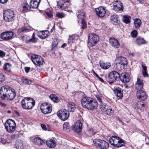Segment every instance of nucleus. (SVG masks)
I'll use <instances>...</instances> for the list:
<instances>
[{
    "label": "nucleus",
    "instance_id": "nucleus-27",
    "mask_svg": "<svg viewBox=\"0 0 149 149\" xmlns=\"http://www.w3.org/2000/svg\"><path fill=\"white\" fill-rule=\"evenodd\" d=\"M49 33L47 31H39L37 33V36L42 39H45L48 36Z\"/></svg>",
    "mask_w": 149,
    "mask_h": 149
},
{
    "label": "nucleus",
    "instance_id": "nucleus-52",
    "mask_svg": "<svg viewBox=\"0 0 149 149\" xmlns=\"http://www.w3.org/2000/svg\"><path fill=\"white\" fill-rule=\"evenodd\" d=\"M56 16L57 17L59 18H63L65 16V15L63 13H58L56 14Z\"/></svg>",
    "mask_w": 149,
    "mask_h": 149
},
{
    "label": "nucleus",
    "instance_id": "nucleus-60",
    "mask_svg": "<svg viewBox=\"0 0 149 149\" xmlns=\"http://www.w3.org/2000/svg\"><path fill=\"white\" fill-rule=\"evenodd\" d=\"M118 120L119 121L120 123L122 125H124V123L121 120H120V119H118Z\"/></svg>",
    "mask_w": 149,
    "mask_h": 149
},
{
    "label": "nucleus",
    "instance_id": "nucleus-30",
    "mask_svg": "<svg viewBox=\"0 0 149 149\" xmlns=\"http://www.w3.org/2000/svg\"><path fill=\"white\" fill-rule=\"evenodd\" d=\"M143 81L140 79L139 78H138L137 81L135 86V88L139 90H140L143 88Z\"/></svg>",
    "mask_w": 149,
    "mask_h": 149
},
{
    "label": "nucleus",
    "instance_id": "nucleus-32",
    "mask_svg": "<svg viewBox=\"0 0 149 149\" xmlns=\"http://www.w3.org/2000/svg\"><path fill=\"white\" fill-rule=\"evenodd\" d=\"M137 107L141 111H144L147 108V105L146 104L140 101L138 102L137 103Z\"/></svg>",
    "mask_w": 149,
    "mask_h": 149
},
{
    "label": "nucleus",
    "instance_id": "nucleus-7",
    "mask_svg": "<svg viewBox=\"0 0 149 149\" xmlns=\"http://www.w3.org/2000/svg\"><path fill=\"white\" fill-rule=\"evenodd\" d=\"M58 5L62 10H63L68 12H72V10L68 9L69 8L70 5V0H60L58 3Z\"/></svg>",
    "mask_w": 149,
    "mask_h": 149
},
{
    "label": "nucleus",
    "instance_id": "nucleus-6",
    "mask_svg": "<svg viewBox=\"0 0 149 149\" xmlns=\"http://www.w3.org/2000/svg\"><path fill=\"white\" fill-rule=\"evenodd\" d=\"M85 16V13L83 10H80L79 11L77 15L78 22L79 23H81L82 25L81 28L83 29L87 27L86 24L84 20V17Z\"/></svg>",
    "mask_w": 149,
    "mask_h": 149
},
{
    "label": "nucleus",
    "instance_id": "nucleus-41",
    "mask_svg": "<svg viewBox=\"0 0 149 149\" xmlns=\"http://www.w3.org/2000/svg\"><path fill=\"white\" fill-rule=\"evenodd\" d=\"M141 24V20L139 19H136L134 21V24L136 28H139Z\"/></svg>",
    "mask_w": 149,
    "mask_h": 149
},
{
    "label": "nucleus",
    "instance_id": "nucleus-35",
    "mask_svg": "<svg viewBox=\"0 0 149 149\" xmlns=\"http://www.w3.org/2000/svg\"><path fill=\"white\" fill-rule=\"evenodd\" d=\"M33 143L36 145L38 146H41L45 143V142L40 138L36 137L34 138L33 141Z\"/></svg>",
    "mask_w": 149,
    "mask_h": 149
},
{
    "label": "nucleus",
    "instance_id": "nucleus-43",
    "mask_svg": "<svg viewBox=\"0 0 149 149\" xmlns=\"http://www.w3.org/2000/svg\"><path fill=\"white\" fill-rule=\"evenodd\" d=\"M69 127V124L68 122L65 123L63 124V129L65 131L69 132L70 131Z\"/></svg>",
    "mask_w": 149,
    "mask_h": 149
},
{
    "label": "nucleus",
    "instance_id": "nucleus-54",
    "mask_svg": "<svg viewBox=\"0 0 149 149\" xmlns=\"http://www.w3.org/2000/svg\"><path fill=\"white\" fill-rule=\"evenodd\" d=\"M30 67H25V70L26 72V73H28L29 72V71L30 70Z\"/></svg>",
    "mask_w": 149,
    "mask_h": 149
},
{
    "label": "nucleus",
    "instance_id": "nucleus-33",
    "mask_svg": "<svg viewBox=\"0 0 149 149\" xmlns=\"http://www.w3.org/2000/svg\"><path fill=\"white\" fill-rule=\"evenodd\" d=\"M68 109L69 111H74L76 109L75 104L73 102H69L67 104Z\"/></svg>",
    "mask_w": 149,
    "mask_h": 149
},
{
    "label": "nucleus",
    "instance_id": "nucleus-20",
    "mask_svg": "<svg viewBox=\"0 0 149 149\" xmlns=\"http://www.w3.org/2000/svg\"><path fill=\"white\" fill-rule=\"evenodd\" d=\"M109 42L110 45L115 48H118L120 46L118 41L115 38H110L109 40Z\"/></svg>",
    "mask_w": 149,
    "mask_h": 149
},
{
    "label": "nucleus",
    "instance_id": "nucleus-29",
    "mask_svg": "<svg viewBox=\"0 0 149 149\" xmlns=\"http://www.w3.org/2000/svg\"><path fill=\"white\" fill-rule=\"evenodd\" d=\"M41 0H31L30 4L31 7L33 8H38Z\"/></svg>",
    "mask_w": 149,
    "mask_h": 149
},
{
    "label": "nucleus",
    "instance_id": "nucleus-28",
    "mask_svg": "<svg viewBox=\"0 0 149 149\" xmlns=\"http://www.w3.org/2000/svg\"><path fill=\"white\" fill-rule=\"evenodd\" d=\"M31 8L27 3H23L21 6L20 11L23 13L26 12L30 10Z\"/></svg>",
    "mask_w": 149,
    "mask_h": 149
},
{
    "label": "nucleus",
    "instance_id": "nucleus-59",
    "mask_svg": "<svg viewBox=\"0 0 149 149\" xmlns=\"http://www.w3.org/2000/svg\"><path fill=\"white\" fill-rule=\"evenodd\" d=\"M0 104L1 106L3 107H5L6 106V104L4 103H2L1 102H0Z\"/></svg>",
    "mask_w": 149,
    "mask_h": 149
},
{
    "label": "nucleus",
    "instance_id": "nucleus-21",
    "mask_svg": "<svg viewBox=\"0 0 149 149\" xmlns=\"http://www.w3.org/2000/svg\"><path fill=\"white\" fill-rule=\"evenodd\" d=\"M136 96L138 98L142 100H145L147 97L146 92L141 90L137 91Z\"/></svg>",
    "mask_w": 149,
    "mask_h": 149
},
{
    "label": "nucleus",
    "instance_id": "nucleus-26",
    "mask_svg": "<svg viewBox=\"0 0 149 149\" xmlns=\"http://www.w3.org/2000/svg\"><path fill=\"white\" fill-rule=\"evenodd\" d=\"M114 92L118 99H121L123 97V90L119 88H116Z\"/></svg>",
    "mask_w": 149,
    "mask_h": 149
},
{
    "label": "nucleus",
    "instance_id": "nucleus-62",
    "mask_svg": "<svg viewBox=\"0 0 149 149\" xmlns=\"http://www.w3.org/2000/svg\"><path fill=\"white\" fill-rule=\"evenodd\" d=\"M66 43L63 44L61 46V47L62 48H64L66 46Z\"/></svg>",
    "mask_w": 149,
    "mask_h": 149
},
{
    "label": "nucleus",
    "instance_id": "nucleus-51",
    "mask_svg": "<svg viewBox=\"0 0 149 149\" xmlns=\"http://www.w3.org/2000/svg\"><path fill=\"white\" fill-rule=\"evenodd\" d=\"M5 80V78L3 74L0 73V84Z\"/></svg>",
    "mask_w": 149,
    "mask_h": 149
},
{
    "label": "nucleus",
    "instance_id": "nucleus-25",
    "mask_svg": "<svg viewBox=\"0 0 149 149\" xmlns=\"http://www.w3.org/2000/svg\"><path fill=\"white\" fill-rule=\"evenodd\" d=\"M91 101L87 109L90 110H93L97 107L98 103L96 100L93 98Z\"/></svg>",
    "mask_w": 149,
    "mask_h": 149
},
{
    "label": "nucleus",
    "instance_id": "nucleus-56",
    "mask_svg": "<svg viewBox=\"0 0 149 149\" xmlns=\"http://www.w3.org/2000/svg\"><path fill=\"white\" fill-rule=\"evenodd\" d=\"M8 0H0V3H2L4 4L6 3Z\"/></svg>",
    "mask_w": 149,
    "mask_h": 149
},
{
    "label": "nucleus",
    "instance_id": "nucleus-55",
    "mask_svg": "<svg viewBox=\"0 0 149 149\" xmlns=\"http://www.w3.org/2000/svg\"><path fill=\"white\" fill-rule=\"evenodd\" d=\"M41 127L42 129L44 130H47V128L46 127V126L44 124H42L41 125Z\"/></svg>",
    "mask_w": 149,
    "mask_h": 149
},
{
    "label": "nucleus",
    "instance_id": "nucleus-24",
    "mask_svg": "<svg viewBox=\"0 0 149 149\" xmlns=\"http://www.w3.org/2000/svg\"><path fill=\"white\" fill-rule=\"evenodd\" d=\"M82 124L80 120L77 121L74 124L73 129L74 131L79 132L81 131Z\"/></svg>",
    "mask_w": 149,
    "mask_h": 149
},
{
    "label": "nucleus",
    "instance_id": "nucleus-3",
    "mask_svg": "<svg viewBox=\"0 0 149 149\" xmlns=\"http://www.w3.org/2000/svg\"><path fill=\"white\" fill-rule=\"evenodd\" d=\"M111 144L115 146L119 147L124 146L125 144L122 139L116 136H112L109 139Z\"/></svg>",
    "mask_w": 149,
    "mask_h": 149
},
{
    "label": "nucleus",
    "instance_id": "nucleus-22",
    "mask_svg": "<svg viewBox=\"0 0 149 149\" xmlns=\"http://www.w3.org/2000/svg\"><path fill=\"white\" fill-rule=\"evenodd\" d=\"M120 79L124 83H127L130 80L129 75L126 72L122 73L120 75Z\"/></svg>",
    "mask_w": 149,
    "mask_h": 149
},
{
    "label": "nucleus",
    "instance_id": "nucleus-64",
    "mask_svg": "<svg viewBox=\"0 0 149 149\" xmlns=\"http://www.w3.org/2000/svg\"><path fill=\"white\" fill-rule=\"evenodd\" d=\"M98 78L100 81H102V82H104V81L102 78H101L100 77H99Z\"/></svg>",
    "mask_w": 149,
    "mask_h": 149
},
{
    "label": "nucleus",
    "instance_id": "nucleus-16",
    "mask_svg": "<svg viewBox=\"0 0 149 149\" xmlns=\"http://www.w3.org/2000/svg\"><path fill=\"white\" fill-rule=\"evenodd\" d=\"M92 99V98L90 97H84L81 101V104L82 107L85 108L87 109Z\"/></svg>",
    "mask_w": 149,
    "mask_h": 149
},
{
    "label": "nucleus",
    "instance_id": "nucleus-13",
    "mask_svg": "<svg viewBox=\"0 0 149 149\" xmlns=\"http://www.w3.org/2000/svg\"><path fill=\"white\" fill-rule=\"evenodd\" d=\"M40 109L42 112L45 114L51 113L52 109V107L48 105L47 103H42L41 105Z\"/></svg>",
    "mask_w": 149,
    "mask_h": 149
},
{
    "label": "nucleus",
    "instance_id": "nucleus-14",
    "mask_svg": "<svg viewBox=\"0 0 149 149\" xmlns=\"http://www.w3.org/2000/svg\"><path fill=\"white\" fill-rule=\"evenodd\" d=\"M113 9L116 12L123 10L124 7L123 4L120 1H116L113 3Z\"/></svg>",
    "mask_w": 149,
    "mask_h": 149
},
{
    "label": "nucleus",
    "instance_id": "nucleus-18",
    "mask_svg": "<svg viewBox=\"0 0 149 149\" xmlns=\"http://www.w3.org/2000/svg\"><path fill=\"white\" fill-rule=\"evenodd\" d=\"M96 14L100 17H104L106 14V10L105 8L102 6H100L95 8Z\"/></svg>",
    "mask_w": 149,
    "mask_h": 149
},
{
    "label": "nucleus",
    "instance_id": "nucleus-9",
    "mask_svg": "<svg viewBox=\"0 0 149 149\" xmlns=\"http://www.w3.org/2000/svg\"><path fill=\"white\" fill-rule=\"evenodd\" d=\"M4 19L6 22H12L14 20V14L13 11L10 10H6L3 14Z\"/></svg>",
    "mask_w": 149,
    "mask_h": 149
},
{
    "label": "nucleus",
    "instance_id": "nucleus-46",
    "mask_svg": "<svg viewBox=\"0 0 149 149\" xmlns=\"http://www.w3.org/2000/svg\"><path fill=\"white\" fill-rule=\"evenodd\" d=\"M11 65L8 63H7L4 65L3 66V69L8 72L10 71Z\"/></svg>",
    "mask_w": 149,
    "mask_h": 149
},
{
    "label": "nucleus",
    "instance_id": "nucleus-17",
    "mask_svg": "<svg viewBox=\"0 0 149 149\" xmlns=\"http://www.w3.org/2000/svg\"><path fill=\"white\" fill-rule=\"evenodd\" d=\"M13 36V33L12 32L8 31L4 32L1 35V38L3 40H8L12 39Z\"/></svg>",
    "mask_w": 149,
    "mask_h": 149
},
{
    "label": "nucleus",
    "instance_id": "nucleus-39",
    "mask_svg": "<svg viewBox=\"0 0 149 149\" xmlns=\"http://www.w3.org/2000/svg\"><path fill=\"white\" fill-rule=\"evenodd\" d=\"M21 80L22 83L25 84L30 85L32 84V81L24 77L21 78Z\"/></svg>",
    "mask_w": 149,
    "mask_h": 149
},
{
    "label": "nucleus",
    "instance_id": "nucleus-36",
    "mask_svg": "<svg viewBox=\"0 0 149 149\" xmlns=\"http://www.w3.org/2000/svg\"><path fill=\"white\" fill-rule=\"evenodd\" d=\"M126 66L116 62L114 66L115 69L120 71L123 70Z\"/></svg>",
    "mask_w": 149,
    "mask_h": 149
},
{
    "label": "nucleus",
    "instance_id": "nucleus-58",
    "mask_svg": "<svg viewBox=\"0 0 149 149\" xmlns=\"http://www.w3.org/2000/svg\"><path fill=\"white\" fill-rule=\"evenodd\" d=\"M27 30V29L25 27H22L21 29V31L22 32L26 31Z\"/></svg>",
    "mask_w": 149,
    "mask_h": 149
},
{
    "label": "nucleus",
    "instance_id": "nucleus-10",
    "mask_svg": "<svg viewBox=\"0 0 149 149\" xmlns=\"http://www.w3.org/2000/svg\"><path fill=\"white\" fill-rule=\"evenodd\" d=\"M98 36L95 33L90 34L88 36V44L91 46H94L99 40Z\"/></svg>",
    "mask_w": 149,
    "mask_h": 149
},
{
    "label": "nucleus",
    "instance_id": "nucleus-47",
    "mask_svg": "<svg viewBox=\"0 0 149 149\" xmlns=\"http://www.w3.org/2000/svg\"><path fill=\"white\" fill-rule=\"evenodd\" d=\"M97 99L100 104H102V95H98L96 96Z\"/></svg>",
    "mask_w": 149,
    "mask_h": 149
},
{
    "label": "nucleus",
    "instance_id": "nucleus-19",
    "mask_svg": "<svg viewBox=\"0 0 149 149\" xmlns=\"http://www.w3.org/2000/svg\"><path fill=\"white\" fill-rule=\"evenodd\" d=\"M57 141L54 138L52 139H49L46 142V143L47 146L51 148H55L56 145Z\"/></svg>",
    "mask_w": 149,
    "mask_h": 149
},
{
    "label": "nucleus",
    "instance_id": "nucleus-11",
    "mask_svg": "<svg viewBox=\"0 0 149 149\" xmlns=\"http://www.w3.org/2000/svg\"><path fill=\"white\" fill-rule=\"evenodd\" d=\"M58 116L61 120L64 121L67 120L69 116V112L68 110L62 109L57 113Z\"/></svg>",
    "mask_w": 149,
    "mask_h": 149
},
{
    "label": "nucleus",
    "instance_id": "nucleus-50",
    "mask_svg": "<svg viewBox=\"0 0 149 149\" xmlns=\"http://www.w3.org/2000/svg\"><path fill=\"white\" fill-rule=\"evenodd\" d=\"M0 142L3 144H5L6 143H8L9 142H8L7 140L5 139L1 138H0Z\"/></svg>",
    "mask_w": 149,
    "mask_h": 149
},
{
    "label": "nucleus",
    "instance_id": "nucleus-34",
    "mask_svg": "<svg viewBox=\"0 0 149 149\" xmlns=\"http://www.w3.org/2000/svg\"><path fill=\"white\" fill-rule=\"evenodd\" d=\"M99 64L100 67L104 69H107L111 66V64L109 63H105L103 62L100 61Z\"/></svg>",
    "mask_w": 149,
    "mask_h": 149
},
{
    "label": "nucleus",
    "instance_id": "nucleus-48",
    "mask_svg": "<svg viewBox=\"0 0 149 149\" xmlns=\"http://www.w3.org/2000/svg\"><path fill=\"white\" fill-rule=\"evenodd\" d=\"M74 38L75 36L74 35H72L70 36L68 40V44H70V43L72 42L73 40L74 39Z\"/></svg>",
    "mask_w": 149,
    "mask_h": 149
},
{
    "label": "nucleus",
    "instance_id": "nucleus-40",
    "mask_svg": "<svg viewBox=\"0 0 149 149\" xmlns=\"http://www.w3.org/2000/svg\"><path fill=\"white\" fill-rule=\"evenodd\" d=\"M111 22L113 24L116 25L118 23V19L117 16L116 15H113L111 17Z\"/></svg>",
    "mask_w": 149,
    "mask_h": 149
},
{
    "label": "nucleus",
    "instance_id": "nucleus-23",
    "mask_svg": "<svg viewBox=\"0 0 149 149\" xmlns=\"http://www.w3.org/2000/svg\"><path fill=\"white\" fill-rule=\"evenodd\" d=\"M29 37L26 36H24L21 37V39L26 43L31 42H34L36 41V40L35 37V34L34 33L33 34L32 38L30 39H29Z\"/></svg>",
    "mask_w": 149,
    "mask_h": 149
},
{
    "label": "nucleus",
    "instance_id": "nucleus-57",
    "mask_svg": "<svg viewBox=\"0 0 149 149\" xmlns=\"http://www.w3.org/2000/svg\"><path fill=\"white\" fill-rule=\"evenodd\" d=\"M46 14L47 15V16L49 17H51L52 16V14L51 12H46Z\"/></svg>",
    "mask_w": 149,
    "mask_h": 149
},
{
    "label": "nucleus",
    "instance_id": "nucleus-12",
    "mask_svg": "<svg viewBox=\"0 0 149 149\" xmlns=\"http://www.w3.org/2000/svg\"><path fill=\"white\" fill-rule=\"evenodd\" d=\"M31 59L33 63L38 66L42 64L44 62L43 58L39 55L33 54L31 56Z\"/></svg>",
    "mask_w": 149,
    "mask_h": 149
},
{
    "label": "nucleus",
    "instance_id": "nucleus-61",
    "mask_svg": "<svg viewBox=\"0 0 149 149\" xmlns=\"http://www.w3.org/2000/svg\"><path fill=\"white\" fill-rule=\"evenodd\" d=\"M137 1H139L140 3L142 4L143 3V1L142 0H137Z\"/></svg>",
    "mask_w": 149,
    "mask_h": 149
},
{
    "label": "nucleus",
    "instance_id": "nucleus-44",
    "mask_svg": "<svg viewBox=\"0 0 149 149\" xmlns=\"http://www.w3.org/2000/svg\"><path fill=\"white\" fill-rule=\"evenodd\" d=\"M49 97L54 102H59V99L54 94H51L49 96Z\"/></svg>",
    "mask_w": 149,
    "mask_h": 149
},
{
    "label": "nucleus",
    "instance_id": "nucleus-15",
    "mask_svg": "<svg viewBox=\"0 0 149 149\" xmlns=\"http://www.w3.org/2000/svg\"><path fill=\"white\" fill-rule=\"evenodd\" d=\"M100 108L101 111L104 113L109 115L113 113V111L111 107L107 105L101 104Z\"/></svg>",
    "mask_w": 149,
    "mask_h": 149
},
{
    "label": "nucleus",
    "instance_id": "nucleus-2",
    "mask_svg": "<svg viewBox=\"0 0 149 149\" xmlns=\"http://www.w3.org/2000/svg\"><path fill=\"white\" fill-rule=\"evenodd\" d=\"M35 104V101L32 98L25 97L22 100L21 105L24 109H32Z\"/></svg>",
    "mask_w": 149,
    "mask_h": 149
},
{
    "label": "nucleus",
    "instance_id": "nucleus-31",
    "mask_svg": "<svg viewBox=\"0 0 149 149\" xmlns=\"http://www.w3.org/2000/svg\"><path fill=\"white\" fill-rule=\"evenodd\" d=\"M116 63H118L121 64H123L126 65L127 64V62L126 59L123 57H120L117 58L116 60Z\"/></svg>",
    "mask_w": 149,
    "mask_h": 149
},
{
    "label": "nucleus",
    "instance_id": "nucleus-45",
    "mask_svg": "<svg viewBox=\"0 0 149 149\" xmlns=\"http://www.w3.org/2000/svg\"><path fill=\"white\" fill-rule=\"evenodd\" d=\"M143 70L142 71L143 74V76L145 77H147L148 76V74L147 72V69L146 66H144L143 65H142Z\"/></svg>",
    "mask_w": 149,
    "mask_h": 149
},
{
    "label": "nucleus",
    "instance_id": "nucleus-8",
    "mask_svg": "<svg viewBox=\"0 0 149 149\" xmlns=\"http://www.w3.org/2000/svg\"><path fill=\"white\" fill-rule=\"evenodd\" d=\"M93 142L95 146L101 149H107L109 147V143L104 140L95 139Z\"/></svg>",
    "mask_w": 149,
    "mask_h": 149
},
{
    "label": "nucleus",
    "instance_id": "nucleus-49",
    "mask_svg": "<svg viewBox=\"0 0 149 149\" xmlns=\"http://www.w3.org/2000/svg\"><path fill=\"white\" fill-rule=\"evenodd\" d=\"M137 31L136 30H134L131 32V35L133 37L135 38L137 36Z\"/></svg>",
    "mask_w": 149,
    "mask_h": 149
},
{
    "label": "nucleus",
    "instance_id": "nucleus-42",
    "mask_svg": "<svg viewBox=\"0 0 149 149\" xmlns=\"http://www.w3.org/2000/svg\"><path fill=\"white\" fill-rule=\"evenodd\" d=\"M130 17L127 15H125L123 16V21L125 23L129 24L130 22Z\"/></svg>",
    "mask_w": 149,
    "mask_h": 149
},
{
    "label": "nucleus",
    "instance_id": "nucleus-37",
    "mask_svg": "<svg viewBox=\"0 0 149 149\" xmlns=\"http://www.w3.org/2000/svg\"><path fill=\"white\" fill-rule=\"evenodd\" d=\"M136 43L139 45H141L146 43V40L143 38L139 37L136 38Z\"/></svg>",
    "mask_w": 149,
    "mask_h": 149
},
{
    "label": "nucleus",
    "instance_id": "nucleus-4",
    "mask_svg": "<svg viewBox=\"0 0 149 149\" xmlns=\"http://www.w3.org/2000/svg\"><path fill=\"white\" fill-rule=\"evenodd\" d=\"M4 125L6 130L9 133L13 132L16 127L15 121L10 119L7 120L5 123Z\"/></svg>",
    "mask_w": 149,
    "mask_h": 149
},
{
    "label": "nucleus",
    "instance_id": "nucleus-5",
    "mask_svg": "<svg viewBox=\"0 0 149 149\" xmlns=\"http://www.w3.org/2000/svg\"><path fill=\"white\" fill-rule=\"evenodd\" d=\"M120 77V74L116 71H113L109 73L106 77V79L108 82L111 83L116 80H119Z\"/></svg>",
    "mask_w": 149,
    "mask_h": 149
},
{
    "label": "nucleus",
    "instance_id": "nucleus-53",
    "mask_svg": "<svg viewBox=\"0 0 149 149\" xmlns=\"http://www.w3.org/2000/svg\"><path fill=\"white\" fill-rule=\"evenodd\" d=\"M6 54L4 52L0 50V56L3 57L5 56Z\"/></svg>",
    "mask_w": 149,
    "mask_h": 149
},
{
    "label": "nucleus",
    "instance_id": "nucleus-63",
    "mask_svg": "<svg viewBox=\"0 0 149 149\" xmlns=\"http://www.w3.org/2000/svg\"><path fill=\"white\" fill-rule=\"evenodd\" d=\"M55 29V25H54V26L53 27V28L51 30V32H52L53 31V30H54Z\"/></svg>",
    "mask_w": 149,
    "mask_h": 149
},
{
    "label": "nucleus",
    "instance_id": "nucleus-1",
    "mask_svg": "<svg viewBox=\"0 0 149 149\" xmlns=\"http://www.w3.org/2000/svg\"><path fill=\"white\" fill-rule=\"evenodd\" d=\"M0 94L2 100H13L16 96L14 90L12 89L8 86H2L0 89Z\"/></svg>",
    "mask_w": 149,
    "mask_h": 149
},
{
    "label": "nucleus",
    "instance_id": "nucleus-38",
    "mask_svg": "<svg viewBox=\"0 0 149 149\" xmlns=\"http://www.w3.org/2000/svg\"><path fill=\"white\" fill-rule=\"evenodd\" d=\"M15 147L17 149H23L24 147L23 144L21 140L19 139L17 140Z\"/></svg>",
    "mask_w": 149,
    "mask_h": 149
}]
</instances>
